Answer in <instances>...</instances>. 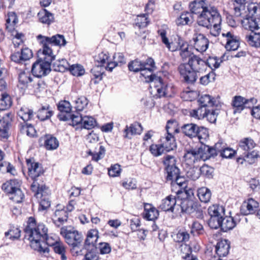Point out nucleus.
I'll return each mask as SVG.
<instances>
[{
	"mask_svg": "<svg viewBox=\"0 0 260 260\" xmlns=\"http://www.w3.org/2000/svg\"><path fill=\"white\" fill-rule=\"evenodd\" d=\"M143 131L142 125L138 122H135L129 126L126 125L124 130V137L128 139H132V136L140 135Z\"/></svg>",
	"mask_w": 260,
	"mask_h": 260,
	"instance_id": "27",
	"label": "nucleus"
},
{
	"mask_svg": "<svg viewBox=\"0 0 260 260\" xmlns=\"http://www.w3.org/2000/svg\"><path fill=\"white\" fill-rule=\"evenodd\" d=\"M185 162L190 167L193 166L195 163L201 161L196 149L186 150L184 155Z\"/></svg>",
	"mask_w": 260,
	"mask_h": 260,
	"instance_id": "32",
	"label": "nucleus"
},
{
	"mask_svg": "<svg viewBox=\"0 0 260 260\" xmlns=\"http://www.w3.org/2000/svg\"><path fill=\"white\" fill-rule=\"evenodd\" d=\"M207 69L206 61L197 55H192L187 63H181L178 67L180 75L185 81L192 84L197 79V73H203Z\"/></svg>",
	"mask_w": 260,
	"mask_h": 260,
	"instance_id": "4",
	"label": "nucleus"
},
{
	"mask_svg": "<svg viewBox=\"0 0 260 260\" xmlns=\"http://www.w3.org/2000/svg\"><path fill=\"white\" fill-rule=\"evenodd\" d=\"M19 129L23 134H26L27 136L32 137L36 135V131L31 124H28L26 122L21 123L19 124Z\"/></svg>",
	"mask_w": 260,
	"mask_h": 260,
	"instance_id": "47",
	"label": "nucleus"
},
{
	"mask_svg": "<svg viewBox=\"0 0 260 260\" xmlns=\"http://www.w3.org/2000/svg\"><path fill=\"white\" fill-rule=\"evenodd\" d=\"M60 235L64 238L68 245L75 248L82 241V235L72 226H63L60 229Z\"/></svg>",
	"mask_w": 260,
	"mask_h": 260,
	"instance_id": "12",
	"label": "nucleus"
},
{
	"mask_svg": "<svg viewBox=\"0 0 260 260\" xmlns=\"http://www.w3.org/2000/svg\"><path fill=\"white\" fill-rule=\"evenodd\" d=\"M204 143H201V146L196 149L200 160L205 161L212 156L217 155V149L219 150V146H220L219 143H216L214 148L205 145Z\"/></svg>",
	"mask_w": 260,
	"mask_h": 260,
	"instance_id": "19",
	"label": "nucleus"
},
{
	"mask_svg": "<svg viewBox=\"0 0 260 260\" xmlns=\"http://www.w3.org/2000/svg\"><path fill=\"white\" fill-rule=\"evenodd\" d=\"M222 36L226 38V44L225 46L227 50H236L239 47V39L237 36H234L233 34L229 31L226 33H222Z\"/></svg>",
	"mask_w": 260,
	"mask_h": 260,
	"instance_id": "24",
	"label": "nucleus"
},
{
	"mask_svg": "<svg viewBox=\"0 0 260 260\" xmlns=\"http://www.w3.org/2000/svg\"><path fill=\"white\" fill-rule=\"evenodd\" d=\"M197 195L201 202L207 203L211 199V192L209 188L202 187L198 189Z\"/></svg>",
	"mask_w": 260,
	"mask_h": 260,
	"instance_id": "45",
	"label": "nucleus"
},
{
	"mask_svg": "<svg viewBox=\"0 0 260 260\" xmlns=\"http://www.w3.org/2000/svg\"><path fill=\"white\" fill-rule=\"evenodd\" d=\"M18 116L24 121V122L30 120L33 116V112L27 108L23 107L18 112Z\"/></svg>",
	"mask_w": 260,
	"mask_h": 260,
	"instance_id": "54",
	"label": "nucleus"
},
{
	"mask_svg": "<svg viewBox=\"0 0 260 260\" xmlns=\"http://www.w3.org/2000/svg\"><path fill=\"white\" fill-rule=\"evenodd\" d=\"M145 62H142L138 59H135L128 63V67L131 71L137 72L140 71L141 75H145Z\"/></svg>",
	"mask_w": 260,
	"mask_h": 260,
	"instance_id": "42",
	"label": "nucleus"
},
{
	"mask_svg": "<svg viewBox=\"0 0 260 260\" xmlns=\"http://www.w3.org/2000/svg\"><path fill=\"white\" fill-rule=\"evenodd\" d=\"M33 56L31 50L27 47L21 49V51L15 52L11 55L12 61L18 63H23L25 61L30 59Z\"/></svg>",
	"mask_w": 260,
	"mask_h": 260,
	"instance_id": "21",
	"label": "nucleus"
},
{
	"mask_svg": "<svg viewBox=\"0 0 260 260\" xmlns=\"http://www.w3.org/2000/svg\"><path fill=\"white\" fill-rule=\"evenodd\" d=\"M145 75H141L146 79V81L150 82L151 88L153 87L154 91L156 92L155 95L158 98L171 97L174 93L173 86L162 82L160 77L152 74L155 67V62L151 58H148L145 61Z\"/></svg>",
	"mask_w": 260,
	"mask_h": 260,
	"instance_id": "3",
	"label": "nucleus"
},
{
	"mask_svg": "<svg viewBox=\"0 0 260 260\" xmlns=\"http://www.w3.org/2000/svg\"><path fill=\"white\" fill-rule=\"evenodd\" d=\"M18 22V18L16 14L14 12H10L7 14L6 19V28L9 31L14 29L15 25Z\"/></svg>",
	"mask_w": 260,
	"mask_h": 260,
	"instance_id": "41",
	"label": "nucleus"
},
{
	"mask_svg": "<svg viewBox=\"0 0 260 260\" xmlns=\"http://www.w3.org/2000/svg\"><path fill=\"white\" fill-rule=\"evenodd\" d=\"M248 3L246 0H234V15L237 18H245L247 16L245 5Z\"/></svg>",
	"mask_w": 260,
	"mask_h": 260,
	"instance_id": "28",
	"label": "nucleus"
},
{
	"mask_svg": "<svg viewBox=\"0 0 260 260\" xmlns=\"http://www.w3.org/2000/svg\"><path fill=\"white\" fill-rule=\"evenodd\" d=\"M20 186L19 182L17 180L13 179L4 183L2 185V189L9 196H11L10 199L16 203H20L24 195Z\"/></svg>",
	"mask_w": 260,
	"mask_h": 260,
	"instance_id": "13",
	"label": "nucleus"
},
{
	"mask_svg": "<svg viewBox=\"0 0 260 260\" xmlns=\"http://www.w3.org/2000/svg\"><path fill=\"white\" fill-rule=\"evenodd\" d=\"M70 64L65 59H58L53 63V66L55 71L60 72H64L70 68Z\"/></svg>",
	"mask_w": 260,
	"mask_h": 260,
	"instance_id": "50",
	"label": "nucleus"
},
{
	"mask_svg": "<svg viewBox=\"0 0 260 260\" xmlns=\"http://www.w3.org/2000/svg\"><path fill=\"white\" fill-rule=\"evenodd\" d=\"M199 102L201 106L206 108V107H212L215 105V100L208 94H204L199 98Z\"/></svg>",
	"mask_w": 260,
	"mask_h": 260,
	"instance_id": "46",
	"label": "nucleus"
},
{
	"mask_svg": "<svg viewBox=\"0 0 260 260\" xmlns=\"http://www.w3.org/2000/svg\"><path fill=\"white\" fill-rule=\"evenodd\" d=\"M44 146L47 150H55L58 147L59 142L55 137L47 136L46 137Z\"/></svg>",
	"mask_w": 260,
	"mask_h": 260,
	"instance_id": "52",
	"label": "nucleus"
},
{
	"mask_svg": "<svg viewBox=\"0 0 260 260\" xmlns=\"http://www.w3.org/2000/svg\"><path fill=\"white\" fill-rule=\"evenodd\" d=\"M47 188L43 189V191H41L39 195V197L36 195V192H35V195L37 198H40V206L39 208V210H44L49 208L50 206V201L48 196L45 195L47 193Z\"/></svg>",
	"mask_w": 260,
	"mask_h": 260,
	"instance_id": "39",
	"label": "nucleus"
},
{
	"mask_svg": "<svg viewBox=\"0 0 260 260\" xmlns=\"http://www.w3.org/2000/svg\"><path fill=\"white\" fill-rule=\"evenodd\" d=\"M259 206L258 203L253 199L244 201L240 208L241 213L244 215L251 214L255 212Z\"/></svg>",
	"mask_w": 260,
	"mask_h": 260,
	"instance_id": "23",
	"label": "nucleus"
},
{
	"mask_svg": "<svg viewBox=\"0 0 260 260\" xmlns=\"http://www.w3.org/2000/svg\"><path fill=\"white\" fill-rule=\"evenodd\" d=\"M179 51L180 56L183 61H185L187 59L188 61L190 58L192 57V55H194L190 50H189L188 45L184 43L181 44Z\"/></svg>",
	"mask_w": 260,
	"mask_h": 260,
	"instance_id": "49",
	"label": "nucleus"
},
{
	"mask_svg": "<svg viewBox=\"0 0 260 260\" xmlns=\"http://www.w3.org/2000/svg\"><path fill=\"white\" fill-rule=\"evenodd\" d=\"M207 109L200 106L197 109L192 110L190 112L191 117L198 119H201L205 117Z\"/></svg>",
	"mask_w": 260,
	"mask_h": 260,
	"instance_id": "61",
	"label": "nucleus"
},
{
	"mask_svg": "<svg viewBox=\"0 0 260 260\" xmlns=\"http://www.w3.org/2000/svg\"><path fill=\"white\" fill-rule=\"evenodd\" d=\"M52 115V111L50 110L49 106L42 107L38 112L37 116L39 119L44 121L51 117Z\"/></svg>",
	"mask_w": 260,
	"mask_h": 260,
	"instance_id": "55",
	"label": "nucleus"
},
{
	"mask_svg": "<svg viewBox=\"0 0 260 260\" xmlns=\"http://www.w3.org/2000/svg\"><path fill=\"white\" fill-rule=\"evenodd\" d=\"M94 60L96 62L95 66L104 68L105 69H106V67L108 62H111L109 60V53L104 52H102L95 55Z\"/></svg>",
	"mask_w": 260,
	"mask_h": 260,
	"instance_id": "40",
	"label": "nucleus"
},
{
	"mask_svg": "<svg viewBox=\"0 0 260 260\" xmlns=\"http://www.w3.org/2000/svg\"><path fill=\"white\" fill-rule=\"evenodd\" d=\"M237 221L231 216L222 217L220 228L223 232H227L235 227Z\"/></svg>",
	"mask_w": 260,
	"mask_h": 260,
	"instance_id": "38",
	"label": "nucleus"
},
{
	"mask_svg": "<svg viewBox=\"0 0 260 260\" xmlns=\"http://www.w3.org/2000/svg\"><path fill=\"white\" fill-rule=\"evenodd\" d=\"M230 245L227 240L219 241L215 246V252L218 257L226 256L229 252Z\"/></svg>",
	"mask_w": 260,
	"mask_h": 260,
	"instance_id": "31",
	"label": "nucleus"
},
{
	"mask_svg": "<svg viewBox=\"0 0 260 260\" xmlns=\"http://www.w3.org/2000/svg\"><path fill=\"white\" fill-rule=\"evenodd\" d=\"M25 237H28L31 247L36 250L44 253L48 252L47 246H54L59 241L56 236H49L48 229L42 223H37L36 219L30 217L24 229Z\"/></svg>",
	"mask_w": 260,
	"mask_h": 260,
	"instance_id": "1",
	"label": "nucleus"
},
{
	"mask_svg": "<svg viewBox=\"0 0 260 260\" xmlns=\"http://www.w3.org/2000/svg\"><path fill=\"white\" fill-rule=\"evenodd\" d=\"M68 219V214L65 210H56L55 211L53 223L56 226L60 227L63 225Z\"/></svg>",
	"mask_w": 260,
	"mask_h": 260,
	"instance_id": "33",
	"label": "nucleus"
},
{
	"mask_svg": "<svg viewBox=\"0 0 260 260\" xmlns=\"http://www.w3.org/2000/svg\"><path fill=\"white\" fill-rule=\"evenodd\" d=\"M166 134L160 139L161 146L166 151L173 150L176 147V143L173 134L180 132V128L178 127L177 123L175 120H170L167 122L166 126Z\"/></svg>",
	"mask_w": 260,
	"mask_h": 260,
	"instance_id": "8",
	"label": "nucleus"
},
{
	"mask_svg": "<svg viewBox=\"0 0 260 260\" xmlns=\"http://www.w3.org/2000/svg\"><path fill=\"white\" fill-rule=\"evenodd\" d=\"M38 17L40 22L48 25L53 22L54 20L53 14L46 9L41 10L38 13Z\"/></svg>",
	"mask_w": 260,
	"mask_h": 260,
	"instance_id": "36",
	"label": "nucleus"
},
{
	"mask_svg": "<svg viewBox=\"0 0 260 260\" xmlns=\"http://www.w3.org/2000/svg\"><path fill=\"white\" fill-rule=\"evenodd\" d=\"M57 108L60 112V114L64 115L70 114L72 110V106L70 102L65 100L60 101L57 106Z\"/></svg>",
	"mask_w": 260,
	"mask_h": 260,
	"instance_id": "57",
	"label": "nucleus"
},
{
	"mask_svg": "<svg viewBox=\"0 0 260 260\" xmlns=\"http://www.w3.org/2000/svg\"><path fill=\"white\" fill-rule=\"evenodd\" d=\"M180 206L181 212L187 214H192L197 218L203 217V213L201 206L197 201L190 198H185L182 200Z\"/></svg>",
	"mask_w": 260,
	"mask_h": 260,
	"instance_id": "15",
	"label": "nucleus"
},
{
	"mask_svg": "<svg viewBox=\"0 0 260 260\" xmlns=\"http://www.w3.org/2000/svg\"><path fill=\"white\" fill-rule=\"evenodd\" d=\"M37 39L42 46L41 51H43V54H48L51 56L54 55L50 47V45L61 46L66 44V41L63 36L61 35H56L51 37L40 35L37 36Z\"/></svg>",
	"mask_w": 260,
	"mask_h": 260,
	"instance_id": "10",
	"label": "nucleus"
},
{
	"mask_svg": "<svg viewBox=\"0 0 260 260\" xmlns=\"http://www.w3.org/2000/svg\"><path fill=\"white\" fill-rule=\"evenodd\" d=\"M29 177L33 180L31 185V189L33 192H36V195L39 197L41 192L46 188L43 184V175L44 172L43 168L41 164L36 162L34 158H31L26 160Z\"/></svg>",
	"mask_w": 260,
	"mask_h": 260,
	"instance_id": "5",
	"label": "nucleus"
},
{
	"mask_svg": "<svg viewBox=\"0 0 260 260\" xmlns=\"http://www.w3.org/2000/svg\"><path fill=\"white\" fill-rule=\"evenodd\" d=\"M192 45L194 49L200 53L207 50L209 46L208 39L202 34H196L192 38Z\"/></svg>",
	"mask_w": 260,
	"mask_h": 260,
	"instance_id": "20",
	"label": "nucleus"
},
{
	"mask_svg": "<svg viewBox=\"0 0 260 260\" xmlns=\"http://www.w3.org/2000/svg\"><path fill=\"white\" fill-rule=\"evenodd\" d=\"M99 232L96 229H92L87 233V238L85 241V245H94L98 238Z\"/></svg>",
	"mask_w": 260,
	"mask_h": 260,
	"instance_id": "53",
	"label": "nucleus"
},
{
	"mask_svg": "<svg viewBox=\"0 0 260 260\" xmlns=\"http://www.w3.org/2000/svg\"><path fill=\"white\" fill-rule=\"evenodd\" d=\"M158 34L161 38L162 42L165 45L166 47L171 51H175L179 50L181 44L179 43L170 42L168 38L166 36V31L164 29L158 30Z\"/></svg>",
	"mask_w": 260,
	"mask_h": 260,
	"instance_id": "30",
	"label": "nucleus"
},
{
	"mask_svg": "<svg viewBox=\"0 0 260 260\" xmlns=\"http://www.w3.org/2000/svg\"><path fill=\"white\" fill-rule=\"evenodd\" d=\"M192 22L191 13L188 12H184L181 14L177 18L176 23L177 25H189Z\"/></svg>",
	"mask_w": 260,
	"mask_h": 260,
	"instance_id": "44",
	"label": "nucleus"
},
{
	"mask_svg": "<svg viewBox=\"0 0 260 260\" xmlns=\"http://www.w3.org/2000/svg\"><path fill=\"white\" fill-rule=\"evenodd\" d=\"M200 249V246L196 241H191L189 245L184 244L181 246V250L182 252H188L190 254H192V252H198Z\"/></svg>",
	"mask_w": 260,
	"mask_h": 260,
	"instance_id": "51",
	"label": "nucleus"
},
{
	"mask_svg": "<svg viewBox=\"0 0 260 260\" xmlns=\"http://www.w3.org/2000/svg\"><path fill=\"white\" fill-rule=\"evenodd\" d=\"M74 107L77 111H82L87 105L88 100L86 97L82 96L73 101Z\"/></svg>",
	"mask_w": 260,
	"mask_h": 260,
	"instance_id": "56",
	"label": "nucleus"
},
{
	"mask_svg": "<svg viewBox=\"0 0 260 260\" xmlns=\"http://www.w3.org/2000/svg\"><path fill=\"white\" fill-rule=\"evenodd\" d=\"M21 236V231L15 226H11L9 230L5 233V238L12 241L18 240Z\"/></svg>",
	"mask_w": 260,
	"mask_h": 260,
	"instance_id": "43",
	"label": "nucleus"
},
{
	"mask_svg": "<svg viewBox=\"0 0 260 260\" xmlns=\"http://www.w3.org/2000/svg\"><path fill=\"white\" fill-rule=\"evenodd\" d=\"M180 132L190 138L197 137L201 143L205 142L209 136L208 131L206 127L200 126L193 123L183 125Z\"/></svg>",
	"mask_w": 260,
	"mask_h": 260,
	"instance_id": "9",
	"label": "nucleus"
},
{
	"mask_svg": "<svg viewBox=\"0 0 260 260\" xmlns=\"http://www.w3.org/2000/svg\"><path fill=\"white\" fill-rule=\"evenodd\" d=\"M219 143L220 146H219V150L217 149V154L219 153L222 157L232 158L235 153V150L230 148L221 147L222 144Z\"/></svg>",
	"mask_w": 260,
	"mask_h": 260,
	"instance_id": "58",
	"label": "nucleus"
},
{
	"mask_svg": "<svg viewBox=\"0 0 260 260\" xmlns=\"http://www.w3.org/2000/svg\"><path fill=\"white\" fill-rule=\"evenodd\" d=\"M256 146L254 141L250 138L242 139L239 144L238 151L242 153V157L237 158V162L242 164L244 161H247L249 164H252L255 159L259 157L258 151L253 150Z\"/></svg>",
	"mask_w": 260,
	"mask_h": 260,
	"instance_id": "6",
	"label": "nucleus"
},
{
	"mask_svg": "<svg viewBox=\"0 0 260 260\" xmlns=\"http://www.w3.org/2000/svg\"><path fill=\"white\" fill-rule=\"evenodd\" d=\"M247 16L245 18H240L242 22L243 19L247 21V25L251 26V22H256L257 24L260 23V5L256 3H250L247 6Z\"/></svg>",
	"mask_w": 260,
	"mask_h": 260,
	"instance_id": "16",
	"label": "nucleus"
},
{
	"mask_svg": "<svg viewBox=\"0 0 260 260\" xmlns=\"http://www.w3.org/2000/svg\"><path fill=\"white\" fill-rule=\"evenodd\" d=\"M113 61L108 62L106 67V70L112 72L113 69L117 66H121L125 63V59L122 53H117L113 56Z\"/></svg>",
	"mask_w": 260,
	"mask_h": 260,
	"instance_id": "35",
	"label": "nucleus"
},
{
	"mask_svg": "<svg viewBox=\"0 0 260 260\" xmlns=\"http://www.w3.org/2000/svg\"><path fill=\"white\" fill-rule=\"evenodd\" d=\"M96 124L95 119L91 116H84L81 124L85 129H90L93 128Z\"/></svg>",
	"mask_w": 260,
	"mask_h": 260,
	"instance_id": "62",
	"label": "nucleus"
},
{
	"mask_svg": "<svg viewBox=\"0 0 260 260\" xmlns=\"http://www.w3.org/2000/svg\"><path fill=\"white\" fill-rule=\"evenodd\" d=\"M39 59L32 65L31 73L34 76L41 77L46 76L50 72L51 63L55 59V56L43 54L41 49L38 53Z\"/></svg>",
	"mask_w": 260,
	"mask_h": 260,
	"instance_id": "7",
	"label": "nucleus"
},
{
	"mask_svg": "<svg viewBox=\"0 0 260 260\" xmlns=\"http://www.w3.org/2000/svg\"><path fill=\"white\" fill-rule=\"evenodd\" d=\"M247 16L245 18H240L242 22L243 19L247 21V25L251 26V22H256L257 24L260 23V5L256 3H250L247 6Z\"/></svg>",
	"mask_w": 260,
	"mask_h": 260,
	"instance_id": "17",
	"label": "nucleus"
},
{
	"mask_svg": "<svg viewBox=\"0 0 260 260\" xmlns=\"http://www.w3.org/2000/svg\"><path fill=\"white\" fill-rule=\"evenodd\" d=\"M99 140L98 135L93 132L86 137L88 146L90 148L88 153L92 156V159L96 161L102 158L105 153L104 147L98 143Z\"/></svg>",
	"mask_w": 260,
	"mask_h": 260,
	"instance_id": "11",
	"label": "nucleus"
},
{
	"mask_svg": "<svg viewBox=\"0 0 260 260\" xmlns=\"http://www.w3.org/2000/svg\"><path fill=\"white\" fill-rule=\"evenodd\" d=\"M191 13L198 15L197 23L209 28L213 23H221V16L217 8L206 2V0H195L189 4Z\"/></svg>",
	"mask_w": 260,
	"mask_h": 260,
	"instance_id": "2",
	"label": "nucleus"
},
{
	"mask_svg": "<svg viewBox=\"0 0 260 260\" xmlns=\"http://www.w3.org/2000/svg\"><path fill=\"white\" fill-rule=\"evenodd\" d=\"M18 79L19 84L23 85V87H21V88L26 86L28 83L32 81V78L28 72H22L20 73Z\"/></svg>",
	"mask_w": 260,
	"mask_h": 260,
	"instance_id": "60",
	"label": "nucleus"
},
{
	"mask_svg": "<svg viewBox=\"0 0 260 260\" xmlns=\"http://www.w3.org/2000/svg\"><path fill=\"white\" fill-rule=\"evenodd\" d=\"M144 217L148 220H154L159 215L158 210L152 205L145 204L143 212Z\"/></svg>",
	"mask_w": 260,
	"mask_h": 260,
	"instance_id": "34",
	"label": "nucleus"
},
{
	"mask_svg": "<svg viewBox=\"0 0 260 260\" xmlns=\"http://www.w3.org/2000/svg\"><path fill=\"white\" fill-rule=\"evenodd\" d=\"M177 200L175 196L169 195L162 200L159 208L164 211L173 212L177 207Z\"/></svg>",
	"mask_w": 260,
	"mask_h": 260,
	"instance_id": "25",
	"label": "nucleus"
},
{
	"mask_svg": "<svg viewBox=\"0 0 260 260\" xmlns=\"http://www.w3.org/2000/svg\"><path fill=\"white\" fill-rule=\"evenodd\" d=\"M222 60L216 56H210L206 61L207 67L208 66L212 70L219 67Z\"/></svg>",
	"mask_w": 260,
	"mask_h": 260,
	"instance_id": "59",
	"label": "nucleus"
},
{
	"mask_svg": "<svg viewBox=\"0 0 260 260\" xmlns=\"http://www.w3.org/2000/svg\"><path fill=\"white\" fill-rule=\"evenodd\" d=\"M148 23V17L146 14L138 15L135 19V25L140 28L145 27Z\"/></svg>",
	"mask_w": 260,
	"mask_h": 260,
	"instance_id": "64",
	"label": "nucleus"
},
{
	"mask_svg": "<svg viewBox=\"0 0 260 260\" xmlns=\"http://www.w3.org/2000/svg\"><path fill=\"white\" fill-rule=\"evenodd\" d=\"M208 212L210 216L208 220L209 226L213 229L220 228L222 216L224 215V207L222 206L213 205L209 207Z\"/></svg>",
	"mask_w": 260,
	"mask_h": 260,
	"instance_id": "14",
	"label": "nucleus"
},
{
	"mask_svg": "<svg viewBox=\"0 0 260 260\" xmlns=\"http://www.w3.org/2000/svg\"><path fill=\"white\" fill-rule=\"evenodd\" d=\"M58 118L61 121H67L69 119H71L73 125H76L78 124L82 123L83 119V117L78 113L72 115L70 114L68 115L59 114L58 115Z\"/></svg>",
	"mask_w": 260,
	"mask_h": 260,
	"instance_id": "37",
	"label": "nucleus"
},
{
	"mask_svg": "<svg viewBox=\"0 0 260 260\" xmlns=\"http://www.w3.org/2000/svg\"><path fill=\"white\" fill-rule=\"evenodd\" d=\"M255 101L254 99L250 100H247L241 96H235L232 101V106L234 107V113H240L244 108H250V102Z\"/></svg>",
	"mask_w": 260,
	"mask_h": 260,
	"instance_id": "22",
	"label": "nucleus"
},
{
	"mask_svg": "<svg viewBox=\"0 0 260 260\" xmlns=\"http://www.w3.org/2000/svg\"><path fill=\"white\" fill-rule=\"evenodd\" d=\"M248 3L246 0H234V15L237 18H245L247 16L245 5Z\"/></svg>",
	"mask_w": 260,
	"mask_h": 260,
	"instance_id": "29",
	"label": "nucleus"
},
{
	"mask_svg": "<svg viewBox=\"0 0 260 260\" xmlns=\"http://www.w3.org/2000/svg\"><path fill=\"white\" fill-rule=\"evenodd\" d=\"M163 164L167 174V179H172L173 177H176L180 172V170L176 166V159L174 156L167 155L163 158Z\"/></svg>",
	"mask_w": 260,
	"mask_h": 260,
	"instance_id": "18",
	"label": "nucleus"
},
{
	"mask_svg": "<svg viewBox=\"0 0 260 260\" xmlns=\"http://www.w3.org/2000/svg\"><path fill=\"white\" fill-rule=\"evenodd\" d=\"M12 120L11 114L7 113L3 115V121L0 124V138L8 139L9 125Z\"/></svg>",
	"mask_w": 260,
	"mask_h": 260,
	"instance_id": "26",
	"label": "nucleus"
},
{
	"mask_svg": "<svg viewBox=\"0 0 260 260\" xmlns=\"http://www.w3.org/2000/svg\"><path fill=\"white\" fill-rule=\"evenodd\" d=\"M104 68L100 66H95L91 70V73L92 75L91 81L94 84H98L99 81L102 79Z\"/></svg>",
	"mask_w": 260,
	"mask_h": 260,
	"instance_id": "48",
	"label": "nucleus"
},
{
	"mask_svg": "<svg viewBox=\"0 0 260 260\" xmlns=\"http://www.w3.org/2000/svg\"><path fill=\"white\" fill-rule=\"evenodd\" d=\"M69 70L72 74L75 76H80L85 73V70L83 67L81 65L78 64L70 66Z\"/></svg>",
	"mask_w": 260,
	"mask_h": 260,
	"instance_id": "63",
	"label": "nucleus"
}]
</instances>
